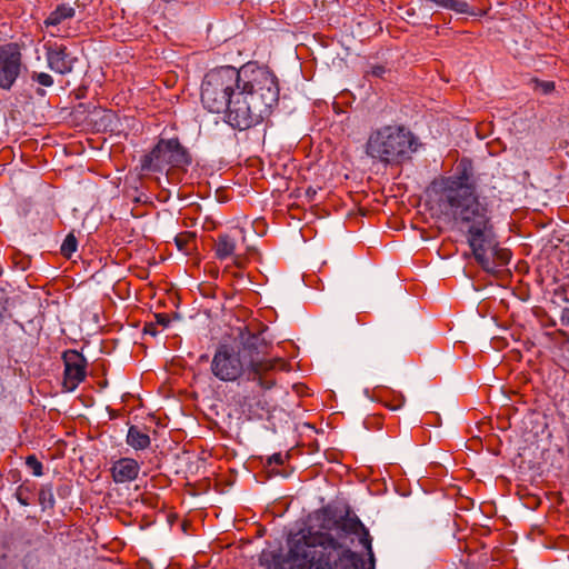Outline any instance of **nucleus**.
<instances>
[{"mask_svg":"<svg viewBox=\"0 0 569 569\" xmlns=\"http://www.w3.org/2000/svg\"><path fill=\"white\" fill-rule=\"evenodd\" d=\"M322 523L289 535L288 553L276 569H373L372 538L357 516L331 519L323 509Z\"/></svg>","mask_w":569,"mask_h":569,"instance_id":"f257e3e1","label":"nucleus"},{"mask_svg":"<svg viewBox=\"0 0 569 569\" xmlns=\"http://www.w3.org/2000/svg\"><path fill=\"white\" fill-rule=\"evenodd\" d=\"M201 103L210 112L226 113L239 130L260 123L279 100L276 76L263 67H220L208 71L201 83Z\"/></svg>","mask_w":569,"mask_h":569,"instance_id":"f03ea898","label":"nucleus"},{"mask_svg":"<svg viewBox=\"0 0 569 569\" xmlns=\"http://www.w3.org/2000/svg\"><path fill=\"white\" fill-rule=\"evenodd\" d=\"M440 212L466 228L467 242L476 261L488 273L507 266L511 252L498 244L487 203L479 200L471 163L462 159L452 176L432 182Z\"/></svg>","mask_w":569,"mask_h":569,"instance_id":"7ed1b4c3","label":"nucleus"},{"mask_svg":"<svg viewBox=\"0 0 569 569\" xmlns=\"http://www.w3.org/2000/svg\"><path fill=\"white\" fill-rule=\"evenodd\" d=\"M272 346L261 335L242 333L236 346L221 345L217 348L211 372L221 381L244 382L247 401L258 400L272 389L276 380L272 372L284 370V359L271 356Z\"/></svg>","mask_w":569,"mask_h":569,"instance_id":"20e7f679","label":"nucleus"},{"mask_svg":"<svg viewBox=\"0 0 569 569\" xmlns=\"http://www.w3.org/2000/svg\"><path fill=\"white\" fill-rule=\"evenodd\" d=\"M366 154L383 164H399L417 150L416 138L403 126L386 124L370 132Z\"/></svg>","mask_w":569,"mask_h":569,"instance_id":"39448f33","label":"nucleus"},{"mask_svg":"<svg viewBox=\"0 0 569 569\" xmlns=\"http://www.w3.org/2000/svg\"><path fill=\"white\" fill-rule=\"evenodd\" d=\"M189 163V154L178 139H160L154 148L141 158V170L162 172L171 168H183Z\"/></svg>","mask_w":569,"mask_h":569,"instance_id":"423d86ee","label":"nucleus"},{"mask_svg":"<svg viewBox=\"0 0 569 569\" xmlns=\"http://www.w3.org/2000/svg\"><path fill=\"white\" fill-rule=\"evenodd\" d=\"M22 53L16 42L0 44V89L10 90L22 70Z\"/></svg>","mask_w":569,"mask_h":569,"instance_id":"0eeeda50","label":"nucleus"},{"mask_svg":"<svg viewBox=\"0 0 569 569\" xmlns=\"http://www.w3.org/2000/svg\"><path fill=\"white\" fill-rule=\"evenodd\" d=\"M62 359L64 363L62 387L64 391L71 392L87 377V359L76 350H67Z\"/></svg>","mask_w":569,"mask_h":569,"instance_id":"6e6552de","label":"nucleus"},{"mask_svg":"<svg viewBox=\"0 0 569 569\" xmlns=\"http://www.w3.org/2000/svg\"><path fill=\"white\" fill-rule=\"evenodd\" d=\"M44 49L48 67L52 71L67 74L73 70L77 59L71 57L66 46L48 41L44 43Z\"/></svg>","mask_w":569,"mask_h":569,"instance_id":"1a4fd4ad","label":"nucleus"},{"mask_svg":"<svg viewBox=\"0 0 569 569\" xmlns=\"http://www.w3.org/2000/svg\"><path fill=\"white\" fill-rule=\"evenodd\" d=\"M76 14V10L70 4L58 6L44 20L47 28H52L50 33L53 37H68L70 33L63 29L64 22L71 20Z\"/></svg>","mask_w":569,"mask_h":569,"instance_id":"9d476101","label":"nucleus"},{"mask_svg":"<svg viewBox=\"0 0 569 569\" xmlns=\"http://www.w3.org/2000/svg\"><path fill=\"white\" fill-rule=\"evenodd\" d=\"M140 471V465L132 458H121L111 468L112 479L117 483L133 481Z\"/></svg>","mask_w":569,"mask_h":569,"instance_id":"9b49d317","label":"nucleus"},{"mask_svg":"<svg viewBox=\"0 0 569 569\" xmlns=\"http://www.w3.org/2000/svg\"><path fill=\"white\" fill-rule=\"evenodd\" d=\"M150 437L137 426H131L127 435V443L136 450H143L150 446Z\"/></svg>","mask_w":569,"mask_h":569,"instance_id":"f8f14e48","label":"nucleus"},{"mask_svg":"<svg viewBox=\"0 0 569 569\" xmlns=\"http://www.w3.org/2000/svg\"><path fill=\"white\" fill-rule=\"evenodd\" d=\"M236 241L229 234H219L216 244L214 252L216 257L220 260L227 259L234 253Z\"/></svg>","mask_w":569,"mask_h":569,"instance_id":"ddd939ff","label":"nucleus"},{"mask_svg":"<svg viewBox=\"0 0 569 569\" xmlns=\"http://www.w3.org/2000/svg\"><path fill=\"white\" fill-rule=\"evenodd\" d=\"M377 398L390 410H398L405 403V397L402 393H396L393 391L389 392L383 389L377 392Z\"/></svg>","mask_w":569,"mask_h":569,"instance_id":"4468645a","label":"nucleus"},{"mask_svg":"<svg viewBox=\"0 0 569 569\" xmlns=\"http://www.w3.org/2000/svg\"><path fill=\"white\" fill-rule=\"evenodd\" d=\"M174 242L179 251L189 254L196 244V236L192 232L183 231L174 237Z\"/></svg>","mask_w":569,"mask_h":569,"instance_id":"2eb2a0df","label":"nucleus"},{"mask_svg":"<svg viewBox=\"0 0 569 569\" xmlns=\"http://www.w3.org/2000/svg\"><path fill=\"white\" fill-rule=\"evenodd\" d=\"M77 248H78L77 238L74 237L73 233H69V234H67V237L64 238V240L61 244L60 252L63 257L71 258V256L77 251Z\"/></svg>","mask_w":569,"mask_h":569,"instance_id":"dca6fc26","label":"nucleus"},{"mask_svg":"<svg viewBox=\"0 0 569 569\" xmlns=\"http://www.w3.org/2000/svg\"><path fill=\"white\" fill-rule=\"evenodd\" d=\"M26 465L33 476L40 477L43 475V466L34 455H30L26 458Z\"/></svg>","mask_w":569,"mask_h":569,"instance_id":"f3484780","label":"nucleus"},{"mask_svg":"<svg viewBox=\"0 0 569 569\" xmlns=\"http://www.w3.org/2000/svg\"><path fill=\"white\" fill-rule=\"evenodd\" d=\"M31 79L43 87H51L53 84V78L46 72H33Z\"/></svg>","mask_w":569,"mask_h":569,"instance_id":"a211bd4d","label":"nucleus"},{"mask_svg":"<svg viewBox=\"0 0 569 569\" xmlns=\"http://www.w3.org/2000/svg\"><path fill=\"white\" fill-rule=\"evenodd\" d=\"M536 90L542 94H549L555 90V82L552 81H537Z\"/></svg>","mask_w":569,"mask_h":569,"instance_id":"6ab92c4d","label":"nucleus"},{"mask_svg":"<svg viewBox=\"0 0 569 569\" xmlns=\"http://www.w3.org/2000/svg\"><path fill=\"white\" fill-rule=\"evenodd\" d=\"M16 497L18 499V501L22 505V506H29L30 505V500H29V490L24 487H19L17 489V492H16Z\"/></svg>","mask_w":569,"mask_h":569,"instance_id":"aec40b11","label":"nucleus"},{"mask_svg":"<svg viewBox=\"0 0 569 569\" xmlns=\"http://www.w3.org/2000/svg\"><path fill=\"white\" fill-rule=\"evenodd\" d=\"M154 318H156V323L160 325L162 327H167L170 323V318H169V315H167V313H156Z\"/></svg>","mask_w":569,"mask_h":569,"instance_id":"412c9836","label":"nucleus"},{"mask_svg":"<svg viewBox=\"0 0 569 569\" xmlns=\"http://www.w3.org/2000/svg\"><path fill=\"white\" fill-rule=\"evenodd\" d=\"M47 496H48L49 505L52 507L54 499H53L51 491H46V490L41 489L40 493H39L40 502L44 503V501L47 500Z\"/></svg>","mask_w":569,"mask_h":569,"instance_id":"4be33fe9","label":"nucleus"},{"mask_svg":"<svg viewBox=\"0 0 569 569\" xmlns=\"http://www.w3.org/2000/svg\"><path fill=\"white\" fill-rule=\"evenodd\" d=\"M284 461V458L281 453H274L269 458V465L276 463V465H282Z\"/></svg>","mask_w":569,"mask_h":569,"instance_id":"5701e85b","label":"nucleus"},{"mask_svg":"<svg viewBox=\"0 0 569 569\" xmlns=\"http://www.w3.org/2000/svg\"><path fill=\"white\" fill-rule=\"evenodd\" d=\"M386 72V68L383 66H373L371 68V74L375 77H382Z\"/></svg>","mask_w":569,"mask_h":569,"instance_id":"b1692460","label":"nucleus"},{"mask_svg":"<svg viewBox=\"0 0 569 569\" xmlns=\"http://www.w3.org/2000/svg\"><path fill=\"white\" fill-rule=\"evenodd\" d=\"M144 331H146V332H148V333L154 335V333H156V331H154V326H153V323H149V325H147V326H146V328H144Z\"/></svg>","mask_w":569,"mask_h":569,"instance_id":"393cba45","label":"nucleus"},{"mask_svg":"<svg viewBox=\"0 0 569 569\" xmlns=\"http://www.w3.org/2000/svg\"><path fill=\"white\" fill-rule=\"evenodd\" d=\"M4 311H6V306H4L3 299H0V319L3 317Z\"/></svg>","mask_w":569,"mask_h":569,"instance_id":"a878e982","label":"nucleus"},{"mask_svg":"<svg viewBox=\"0 0 569 569\" xmlns=\"http://www.w3.org/2000/svg\"><path fill=\"white\" fill-rule=\"evenodd\" d=\"M234 263L238 266V267H241V258L239 256H237L234 258Z\"/></svg>","mask_w":569,"mask_h":569,"instance_id":"bb28decb","label":"nucleus"}]
</instances>
